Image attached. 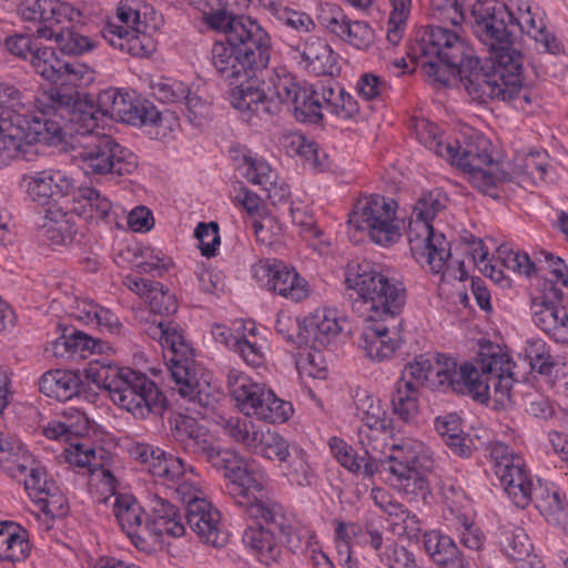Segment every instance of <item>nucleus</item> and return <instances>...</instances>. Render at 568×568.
Instances as JSON below:
<instances>
[{"label":"nucleus","instance_id":"nucleus-26","mask_svg":"<svg viewBox=\"0 0 568 568\" xmlns=\"http://www.w3.org/2000/svg\"><path fill=\"white\" fill-rule=\"evenodd\" d=\"M187 3L202 12V21L207 29L224 30L243 23L257 21L247 14H239L233 10L235 0H186Z\"/></svg>","mask_w":568,"mask_h":568},{"label":"nucleus","instance_id":"nucleus-22","mask_svg":"<svg viewBox=\"0 0 568 568\" xmlns=\"http://www.w3.org/2000/svg\"><path fill=\"white\" fill-rule=\"evenodd\" d=\"M27 193L40 205L57 203L73 191V182L61 171L45 170L33 175H24Z\"/></svg>","mask_w":568,"mask_h":568},{"label":"nucleus","instance_id":"nucleus-8","mask_svg":"<svg viewBox=\"0 0 568 568\" xmlns=\"http://www.w3.org/2000/svg\"><path fill=\"white\" fill-rule=\"evenodd\" d=\"M445 207L443 195L438 190L423 193L413 207L407 237L412 254L426 256L434 273L444 271L452 256L449 244L443 233H436L433 221Z\"/></svg>","mask_w":568,"mask_h":568},{"label":"nucleus","instance_id":"nucleus-40","mask_svg":"<svg viewBox=\"0 0 568 568\" xmlns=\"http://www.w3.org/2000/svg\"><path fill=\"white\" fill-rule=\"evenodd\" d=\"M434 425L436 432L454 455L459 457H469L471 455V439L464 433L462 419L457 414L438 416Z\"/></svg>","mask_w":568,"mask_h":568},{"label":"nucleus","instance_id":"nucleus-20","mask_svg":"<svg viewBox=\"0 0 568 568\" xmlns=\"http://www.w3.org/2000/svg\"><path fill=\"white\" fill-rule=\"evenodd\" d=\"M30 63L43 79L55 84H75L85 73V67L61 59L49 47H38Z\"/></svg>","mask_w":568,"mask_h":568},{"label":"nucleus","instance_id":"nucleus-9","mask_svg":"<svg viewBox=\"0 0 568 568\" xmlns=\"http://www.w3.org/2000/svg\"><path fill=\"white\" fill-rule=\"evenodd\" d=\"M397 203L379 194L362 196L348 216V224L357 231H367L378 245H389L400 237L396 223Z\"/></svg>","mask_w":568,"mask_h":568},{"label":"nucleus","instance_id":"nucleus-16","mask_svg":"<svg viewBox=\"0 0 568 568\" xmlns=\"http://www.w3.org/2000/svg\"><path fill=\"white\" fill-rule=\"evenodd\" d=\"M293 59L307 72L317 77H334L339 72L337 55L328 42L310 36L301 43L290 47Z\"/></svg>","mask_w":568,"mask_h":568},{"label":"nucleus","instance_id":"nucleus-12","mask_svg":"<svg viewBox=\"0 0 568 568\" xmlns=\"http://www.w3.org/2000/svg\"><path fill=\"white\" fill-rule=\"evenodd\" d=\"M542 294L531 303L535 325L556 343H568V312L559 306L564 298L560 282L556 278H545Z\"/></svg>","mask_w":568,"mask_h":568},{"label":"nucleus","instance_id":"nucleus-24","mask_svg":"<svg viewBox=\"0 0 568 568\" xmlns=\"http://www.w3.org/2000/svg\"><path fill=\"white\" fill-rule=\"evenodd\" d=\"M29 108L22 101L21 92L13 85L0 84V154L7 150L8 140H11V129H21L29 118Z\"/></svg>","mask_w":568,"mask_h":568},{"label":"nucleus","instance_id":"nucleus-58","mask_svg":"<svg viewBox=\"0 0 568 568\" xmlns=\"http://www.w3.org/2000/svg\"><path fill=\"white\" fill-rule=\"evenodd\" d=\"M12 450H0V467L13 479L27 475L29 463L32 459L22 452L21 445L9 440Z\"/></svg>","mask_w":568,"mask_h":568},{"label":"nucleus","instance_id":"nucleus-55","mask_svg":"<svg viewBox=\"0 0 568 568\" xmlns=\"http://www.w3.org/2000/svg\"><path fill=\"white\" fill-rule=\"evenodd\" d=\"M434 356H417L412 363L405 365L402 376L398 379L403 384H410L414 389L426 386L429 388V377L432 375Z\"/></svg>","mask_w":568,"mask_h":568},{"label":"nucleus","instance_id":"nucleus-48","mask_svg":"<svg viewBox=\"0 0 568 568\" xmlns=\"http://www.w3.org/2000/svg\"><path fill=\"white\" fill-rule=\"evenodd\" d=\"M466 1L467 0H430L428 17L433 21L458 27L466 21Z\"/></svg>","mask_w":568,"mask_h":568},{"label":"nucleus","instance_id":"nucleus-59","mask_svg":"<svg viewBox=\"0 0 568 568\" xmlns=\"http://www.w3.org/2000/svg\"><path fill=\"white\" fill-rule=\"evenodd\" d=\"M274 17L283 26L297 33H312L316 30L315 21L304 11H298L290 7H278L274 10Z\"/></svg>","mask_w":568,"mask_h":568},{"label":"nucleus","instance_id":"nucleus-5","mask_svg":"<svg viewBox=\"0 0 568 568\" xmlns=\"http://www.w3.org/2000/svg\"><path fill=\"white\" fill-rule=\"evenodd\" d=\"M84 375L98 388L106 390L114 405L135 418L162 417L168 409L164 393L142 372L94 359L85 367Z\"/></svg>","mask_w":568,"mask_h":568},{"label":"nucleus","instance_id":"nucleus-54","mask_svg":"<svg viewBox=\"0 0 568 568\" xmlns=\"http://www.w3.org/2000/svg\"><path fill=\"white\" fill-rule=\"evenodd\" d=\"M536 508L554 525L568 523V503L561 498L558 491L547 493L536 498Z\"/></svg>","mask_w":568,"mask_h":568},{"label":"nucleus","instance_id":"nucleus-45","mask_svg":"<svg viewBox=\"0 0 568 568\" xmlns=\"http://www.w3.org/2000/svg\"><path fill=\"white\" fill-rule=\"evenodd\" d=\"M133 94L124 93L115 88L101 91L97 97L100 115L122 122L123 118L128 114L126 111Z\"/></svg>","mask_w":568,"mask_h":568},{"label":"nucleus","instance_id":"nucleus-11","mask_svg":"<svg viewBox=\"0 0 568 568\" xmlns=\"http://www.w3.org/2000/svg\"><path fill=\"white\" fill-rule=\"evenodd\" d=\"M68 130L64 114L57 116L50 110H40L39 114L29 115L21 129H11L14 134L8 140V146L3 156L12 159L24 151V146L34 143L47 145L57 144L63 141V132Z\"/></svg>","mask_w":568,"mask_h":568},{"label":"nucleus","instance_id":"nucleus-25","mask_svg":"<svg viewBox=\"0 0 568 568\" xmlns=\"http://www.w3.org/2000/svg\"><path fill=\"white\" fill-rule=\"evenodd\" d=\"M264 270L267 276V285L278 295L293 302L305 300L310 294L308 283L293 267H287L283 262L274 260L266 262Z\"/></svg>","mask_w":568,"mask_h":568},{"label":"nucleus","instance_id":"nucleus-41","mask_svg":"<svg viewBox=\"0 0 568 568\" xmlns=\"http://www.w3.org/2000/svg\"><path fill=\"white\" fill-rule=\"evenodd\" d=\"M100 111L98 104L92 101H81L73 105L67 118L68 130L71 135H77L85 141L93 134H102L100 129Z\"/></svg>","mask_w":568,"mask_h":568},{"label":"nucleus","instance_id":"nucleus-7","mask_svg":"<svg viewBox=\"0 0 568 568\" xmlns=\"http://www.w3.org/2000/svg\"><path fill=\"white\" fill-rule=\"evenodd\" d=\"M215 32L223 33L225 40L213 43L210 60L222 79L234 83L267 68L272 37L258 20Z\"/></svg>","mask_w":568,"mask_h":568},{"label":"nucleus","instance_id":"nucleus-2","mask_svg":"<svg viewBox=\"0 0 568 568\" xmlns=\"http://www.w3.org/2000/svg\"><path fill=\"white\" fill-rule=\"evenodd\" d=\"M468 22L476 38L488 48L491 68L477 67L470 81V97L479 103L490 100L511 101L520 97L530 102V89L539 78L524 70V57L513 48L511 31L497 3L476 2L470 10Z\"/></svg>","mask_w":568,"mask_h":568},{"label":"nucleus","instance_id":"nucleus-62","mask_svg":"<svg viewBox=\"0 0 568 568\" xmlns=\"http://www.w3.org/2000/svg\"><path fill=\"white\" fill-rule=\"evenodd\" d=\"M194 235L199 240V248L202 255L206 257L214 256L216 252V246L220 245L217 223H199L195 229Z\"/></svg>","mask_w":568,"mask_h":568},{"label":"nucleus","instance_id":"nucleus-63","mask_svg":"<svg viewBox=\"0 0 568 568\" xmlns=\"http://www.w3.org/2000/svg\"><path fill=\"white\" fill-rule=\"evenodd\" d=\"M253 229L257 241L271 246L283 234V226L275 216H264L253 221Z\"/></svg>","mask_w":568,"mask_h":568},{"label":"nucleus","instance_id":"nucleus-28","mask_svg":"<svg viewBox=\"0 0 568 568\" xmlns=\"http://www.w3.org/2000/svg\"><path fill=\"white\" fill-rule=\"evenodd\" d=\"M113 514L132 544L145 550L148 542L143 532L148 531L149 527L142 526L143 509L136 500L130 495L118 496L113 504Z\"/></svg>","mask_w":568,"mask_h":568},{"label":"nucleus","instance_id":"nucleus-49","mask_svg":"<svg viewBox=\"0 0 568 568\" xmlns=\"http://www.w3.org/2000/svg\"><path fill=\"white\" fill-rule=\"evenodd\" d=\"M146 300L150 306L149 312H146V318L150 320L155 318L156 314L162 316H170L176 313L179 308L175 295L172 294L168 288L165 290L160 282L155 283V286L151 288V294H148ZM144 314L145 312L143 311L141 312L140 316H136L143 325L145 321Z\"/></svg>","mask_w":568,"mask_h":568},{"label":"nucleus","instance_id":"nucleus-38","mask_svg":"<svg viewBox=\"0 0 568 568\" xmlns=\"http://www.w3.org/2000/svg\"><path fill=\"white\" fill-rule=\"evenodd\" d=\"M501 551L513 561L520 562V568H531L537 562L534 545L521 527L505 528L501 534Z\"/></svg>","mask_w":568,"mask_h":568},{"label":"nucleus","instance_id":"nucleus-31","mask_svg":"<svg viewBox=\"0 0 568 568\" xmlns=\"http://www.w3.org/2000/svg\"><path fill=\"white\" fill-rule=\"evenodd\" d=\"M315 94L318 97L321 109L339 119L349 120L359 111L357 101L333 80L316 83Z\"/></svg>","mask_w":568,"mask_h":568},{"label":"nucleus","instance_id":"nucleus-27","mask_svg":"<svg viewBox=\"0 0 568 568\" xmlns=\"http://www.w3.org/2000/svg\"><path fill=\"white\" fill-rule=\"evenodd\" d=\"M178 386V392L184 398L197 404L205 410H214L219 398L210 392V385L199 376L195 366L187 368L178 366L172 377Z\"/></svg>","mask_w":568,"mask_h":568},{"label":"nucleus","instance_id":"nucleus-14","mask_svg":"<svg viewBox=\"0 0 568 568\" xmlns=\"http://www.w3.org/2000/svg\"><path fill=\"white\" fill-rule=\"evenodd\" d=\"M183 501L186 524L200 540L215 548L225 546L229 535L221 523L219 509L205 498L195 495Z\"/></svg>","mask_w":568,"mask_h":568},{"label":"nucleus","instance_id":"nucleus-42","mask_svg":"<svg viewBox=\"0 0 568 568\" xmlns=\"http://www.w3.org/2000/svg\"><path fill=\"white\" fill-rule=\"evenodd\" d=\"M455 163L463 171L474 170L480 166H491L494 160L489 141L483 136H478L465 141L463 145L458 144V155L456 156Z\"/></svg>","mask_w":568,"mask_h":568},{"label":"nucleus","instance_id":"nucleus-46","mask_svg":"<svg viewBox=\"0 0 568 568\" xmlns=\"http://www.w3.org/2000/svg\"><path fill=\"white\" fill-rule=\"evenodd\" d=\"M270 397L264 395L255 406L252 415L266 423H284L293 415V406L290 402L278 398L268 388Z\"/></svg>","mask_w":568,"mask_h":568},{"label":"nucleus","instance_id":"nucleus-47","mask_svg":"<svg viewBox=\"0 0 568 568\" xmlns=\"http://www.w3.org/2000/svg\"><path fill=\"white\" fill-rule=\"evenodd\" d=\"M393 414L403 422H409L418 412V390L410 384L397 381L390 398Z\"/></svg>","mask_w":568,"mask_h":568},{"label":"nucleus","instance_id":"nucleus-35","mask_svg":"<svg viewBox=\"0 0 568 568\" xmlns=\"http://www.w3.org/2000/svg\"><path fill=\"white\" fill-rule=\"evenodd\" d=\"M152 513V530L156 535L166 534L172 537H181L185 532L180 509L170 500L154 495L150 499Z\"/></svg>","mask_w":568,"mask_h":568},{"label":"nucleus","instance_id":"nucleus-34","mask_svg":"<svg viewBox=\"0 0 568 568\" xmlns=\"http://www.w3.org/2000/svg\"><path fill=\"white\" fill-rule=\"evenodd\" d=\"M30 552L29 532L13 521H0V561H24Z\"/></svg>","mask_w":568,"mask_h":568},{"label":"nucleus","instance_id":"nucleus-29","mask_svg":"<svg viewBox=\"0 0 568 568\" xmlns=\"http://www.w3.org/2000/svg\"><path fill=\"white\" fill-rule=\"evenodd\" d=\"M231 104L243 113L245 121H250L253 114L262 116L278 113V102L268 97L266 90L252 85L234 88Z\"/></svg>","mask_w":568,"mask_h":568},{"label":"nucleus","instance_id":"nucleus-43","mask_svg":"<svg viewBox=\"0 0 568 568\" xmlns=\"http://www.w3.org/2000/svg\"><path fill=\"white\" fill-rule=\"evenodd\" d=\"M303 90L304 88L296 82L295 78L291 73L282 70L281 72L275 71L270 77L266 92L268 97L275 100V102H278L280 113L281 105H293Z\"/></svg>","mask_w":568,"mask_h":568},{"label":"nucleus","instance_id":"nucleus-30","mask_svg":"<svg viewBox=\"0 0 568 568\" xmlns=\"http://www.w3.org/2000/svg\"><path fill=\"white\" fill-rule=\"evenodd\" d=\"M500 486L518 508H526L532 501V480L523 458L516 459L508 468L496 475Z\"/></svg>","mask_w":568,"mask_h":568},{"label":"nucleus","instance_id":"nucleus-39","mask_svg":"<svg viewBox=\"0 0 568 568\" xmlns=\"http://www.w3.org/2000/svg\"><path fill=\"white\" fill-rule=\"evenodd\" d=\"M38 38L51 40L54 39L62 53L68 55H80L93 50L95 41L78 32L73 26L63 29L38 28Z\"/></svg>","mask_w":568,"mask_h":568},{"label":"nucleus","instance_id":"nucleus-3","mask_svg":"<svg viewBox=\"0 0 568 568\" xmlns=\"http://www.w3.org/2000/svg\"><path fill=\"white\" fill-rule=\"evenodd\" d=\"M345 282L369 304L368 320L372 323L364 328L359 346L373 361L390 358L402 342L398 315L406 301L404 284L389 278L369 261L348 265Z\"/></svg>","mask_w":568,"mask_h":568},{"label":"nucleus","instance_id":"nucleus-37","mask_svg":"<svg viewBox=\"0 0 568 568\" xmlns=\"http://www.w3.org/2000/svg\"><path fill=\"white\" fill-rule=\"evenodd\" d=\"M73 195V211L78 216L87 221H105L111 212V201L98 190L90 186H81L71 192Z\"/></svg>","mask_w":568,"mask_h":568},{"label":"nucleus","instance_id":"nucleus-60","mask_svg":"<svg viewBox=\"0 0 568 568\" xmlns=\"http://www.w3.org/2000/svg\"><path fill=\"white\" fill-rule=\"evenodd\" d=\"M497 253L503 266L515 273L531 276L540 270V267H537V265L530 260L528 254L516 253L509 250L506 245H500Z\"/></svg>","mask_w":568,"mask_h":568},{"label":"nucleus","instance_id":"nucleus-51","mask_svg":"<svg viewBox=\"0 0 568 568\" xmlns=\"http://www.w3.org/2000/svg\"><path fill=\"white\" fill-rule=\"evenodd\" d=\"M224 433L234 442L242 444L253 452L262 430L250 419L231 417L224 420Z\"/></svg>","mask_w":568,"mask_h":568},{"label":"nucleus","instance_id":"nucleus-44","mask_svg":"<svg viewBox=\"0 0 568 568\" xmlns=\"http://www.w3.org/2000/svg\"><path fill=\"white\" fill-rule=\"evenodd\" d=\"M146 468L153 476L169 480L179 479L187 470V466L182 458L166 454L159 447L154 448V454L149 459ZM189 469L193 470L192 467H189Z\"/></svg>","mask_w":568,"mask_h":568},{"label":"nucleus","instance_id":"nucleus-6","mask_svg":"<svg viewBox=\"0 0 568 568\" xmlns=\"http://www.w3.org/2000/svg\"><path fill=\"white\" fill-rule=\"evenodd\" d=\"M410 50L416 58H429L422 62L425 74L429 79L447 85L452 75H458L470 95L469 80H473L471 75L477 71L479 59L457 31L445 26L423 27Z\"/></svg>","mask_w":568,"mask_h":568},{"label":"nucleus","instance_id":"nucleus-19","mask_svg":"<svg viewBox=\"0 0 568 568\" xmlns=\"http://www.w3.org/2000/svg\"><path fill=\"white\" fill-rule=\"evenodd\" d=\"M170 436L184 452L204 460L215 446L207 430L186 415L172 413L169 417Z\"/></svg>","mask_w":568,"mask_h":568},{"label":"nucleus","instance_id":"nucleus-17","mask_svg":"<svg viewBox=\"0 0 568 568\" xmlns=\"http://www.w3.org/2000/svg\"><path fill=\"white\" fill-rule=\"evenodd\" d=\"M17 12L26 21H39L40 28L55 30L71 26L81 16L72 4L61 0H19Z\"/></svg>","mask_w":568,"mask_h":568},{"label":"nucleus","instance_id":"nucleus-36","mask_svg":"<svg viewBox=\"0 0 568 568\" xmlns=\"http://www.w3.org/2000/svg\"><path fill=\"white\" fill-rule=\"evenodd\" d=\"M80 387V375L72 371H50L44 373L39 381L40 392L60 402L68 400L79 394Z\"/></svg>","mask_w":568,"mask_h":568},{"label":"nucleus","instance_id":"nucleus-15","mask_svg":"<svg viewBox=\"0 0 568 568\" xmlns=\"http://www.w3.org/2000/svg\"><path fill=\"white\" fill-rule=\"evenodd\" d=\"M143 332L156 339L162 348L171 354L169 362L172 377L178 366L191 368L194 366L192 348L186 343L181 326L171 320L145 318Z\"/></svg>","mask_w":568,"mask_h":568},{"label":"nucleus","instance_id":"nucleus-13","mask_svg":"<svg viewBox=\"0 0 568 568\" xmlns=\"http://www.w3.org/2000/svg\"><path fill=\"white\" fill-rule=\"evenodd\" d=\"M393 453L383 459L382 474L393 488L404 494L410 503L427 504L429 484L424 474L415 467V457L405 456L403 449L393 446Z\"/></svg>","mask_w":568,"mask_h":568},{"label":"nucleus","instance_id":"nucleus-1","mask_svg":"<svg viewBox=\"0 0 568 568\" xmlns=\"http://www.w3.org/2000/svg\"><path fill=\"white\" fill-rule=\"evenodd\" d=\"M205 462L223 470L227 479L226 493L243 515L257 524L244 530L242 540L255 551L261 562H275L284 547L293 554L302 552L307 547L306 532L281 503L266 494L264 484L248 469L242 456L215 445Z\"/></svg>","mask_w":568,"mask_h":568},{"label":"nucleus","instance_id":"nucleus-33","mask_svg":"<svg viewBox=\"0 0 568 568\" xmlns=\"http://www.w3.org/2000/svg\"><path fill=\"white\" fill-rule=\"evenodd\" d=\"M423 544L428 556L439 568H466L467 561L449 536L438 530L426 531L423 534Z\"/></svg>","mask_w":568,"mask_h":568},{"label":"nucleus","instance_id":"nucleus-52","mask_svg":"<svg viewBox=\"0 0 568 568\" xmlns=\"http://www.w3.org/2000/svg\"><path fill=\"white\" fill-rule=\"evenodd\" d=\"M126 113L122 122L134 126L156 125L161 121V113L155 105L148 100L138 99L135 94L129 103Z\"/></svg>","mask_w":568,"mask_h":568},{"label":"nucleus","instance_id":"nucleus-53","mask_svg":"<svg viewBox=\"0 0 568 568\" xmlns=\"http://www.w3.org/2000/svg\"><path fill=\"white\" fill-rule=\"evenodd\" d=\"M288 447V443L278 433L267 430L261 433L253 453L282 463L290 457Z\"/></svg>","mask_w":568,"mask_h":568},{"label":"nucleus","instance_id":"nucleus-57","mask_svg":"<svg viewBox=\"0 0 568 568\" xmlns=\"http://www.w3.org/2000/svg\"><path fill=\"white\" fill-rule=\"evenodd\" d=\"M292 106L297 121L318 123L323 119L321 103L317 94H315V87L304 88Z\"/></svg>","mask_w":568,"mask_h":568},{"label":"nucleus","instance_id":"nucleus-64","mask_svg":"<svg viewBox=\"0 0 568 568\" xmlns=\"http://www.w3.org/2000/svg\"><path fill=\"white\" fill-rule=\"evenodd\" d=\"M141 256L143 261L136 264V268L140 273L156 272L159 275H162L168 272L173 264L170 257L165 256L161 251L151 247L144 248Z\"/></svg>","mask_w":568,"mask_h":568},{"label":"nucleus","instance_id":"nucleus-50","mask_svg":"<svg viewBox=\"0 0 568 568\" xmlns=\"http://www.w3.org/2000/svg\"><path fill=\"white\" fill-rule=\"evenodd\" d=\"M45 217L49 221L43 224V229L51 244L62 245L73 241L78 230L74 223L67 217V213L48 210Z\"/></svg>","mask_w":568,"mask_h":568},{"label":"nucleus","instance_id":"nucleus-18","mask_svg":"<svg viewBox=\"0 0 568 568\" xmlns=\"http://www.w3.org/2000/svg\"><path fill=\"white\" fill-rule=\"evenodd\" d=\"M342 331V326L333 310L322 308L306 316L296 334L298 347L320 352Z\"/></svg>","mask_w":568,"mask_h":568},{"label":"nucleus","instance_id":"nucleus-56","mask_svg":"<svg viewBox=\"0 0 568 568\" xmlns=\"http://www.w3.org/2000/svg\"><path fill=\"white\" fill-rule=\"evenodd\" d=\"M526 357L532 371L540 375H550L556 362L550 354L547 343L542 339H529L525 347Z\"/></svg>","mask_w":568,"mask_h":568},{"label":"nucleus","instance_id":"nucleus-10","mask_svg":"<svg viewBox=\"0 0 568 568\" xmlns=\"http://www.w3.org/2000/svg\"><path fill=\"white\" fill-rule=\"evenodd\" d=\"M77 158L87 174L131 173L136 168V158L109 134H93L79 141Z\"/></svg>","mask_w":568,"mask_h":568},{"label":"nucleus","instance_id":"nucleus-32","mask_svg":"<svg viewBox=\"0 0 568 568\" xmlns=\"http://www.w3.org/2000/svg\"><path fill=\"white\" fill-rule=\"evenodd\" d=\"M226 379L231 397L247 416L252 415L261 397L264 395L270 397L265 385L253 382L247 375L236 369H230Z\"/></svg>","mask_w":568,"mask_h":568},{"label":"nucleus","instance_id":"nucleus-23","mask_svg":"<svg viewBox=\"0 0 568 568\" xmlns=\"http://www.w3.org/2000/svg\"><path fill=\"white\" fill-rule=\"evenodd\" d=\"M356 412L364 425L358 429L359 445L377 444L379 435L392 432V419L387 416L381 399L372 395L358 396Z\"/></svg>","mask_w":568,"mask_h":568},{"label":"nucleus","instance_id":"nucleus-21","mask_svg":"<svg viewBox=\"0 0 568 568\" xmlns=\"http://www.w3.org/2000/svg\"><path fill=\"white\" fill-rule=\"evenodd\" d=\"M364 450L359 455L354 448L341 438L332 437L329 448L337 462L352 473H361L366 477H373L381 473L383 459L378 456L379 448L377 444L361 445Z\"/></svg>","mask_w":568,"mask_h":568},{"label":"nucleus","instance_id":"nucleus-61","mask_svg":"<svg viewBox=\"0 0 568 568\" xmlns=\"http://www.w3.org/2000/svg\"><path fill=\"white\" fill-rule=\"evenodd\" d=\"M342 40L357 50H368L375 41V32L368 22L351 20Z\"/></svg>","mask_w":568,"mask_h":568},{"label":"nucleus","instance_id":"nucleus-4","mask_svg":"<svg viewBox=\"0 0 568 568\" xmlns=\"http://www.w3.org/2000/svg\"><path fill=\"white\" fill-rule=\"evenodd\" d=\"M516 364L507 353L495 349L493 346L478 354L475 364L465 363L458 366L457 362L444 354L434 355L429 388L433 390H452L462 395H469L473 399L485 404L490 398V387L499 400L510 398V392L518 381L514 371Z\"/></svg>","mask_w":568,"mask_h":568}]
</instances>
